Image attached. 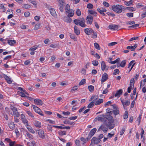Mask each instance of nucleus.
Returning a JSON list of instances; mask_svg holds the SVG:
<instances>
[{
    "instance_id": "f3484780",
    "label": "nucleus",
    "mask_w": 146,
    "mask_h": 146,
    "mask_svg": "<svg viewBox=\"0 0 146 146\" xmlns=\"http://www.w3.org/2000/svg\"><path fill=\"white\" fill-rule=\"evenodd\" d=\"M105 119H106L109 121L113 122V119L112 116L111 115H106Z\"/></svg>"
},
{
    "instance_id": "13d9d810",
    "label": "nucleus",
    "mask_w": 146,
    "mask_h": 146,
    "mask_svg": "<svg viewBox=\"0 0 146 146\" xmlns=\"http://www.w3.org/2000/svg\"><path fill=\"white\" fill-rule=\"evenodd\" d=\"M127 9L130 11H135V9L132 7H127Z\"/></svg>"
},
{
    "instance_id": "37998d69",
    "label": "nucleus",
    "mask_w": 146,
    "mask_h": 146,
    "mask_svg": "<svg viewBox=\"0 0 146 146\" xmlns=\"http://www.w3.org/2000/svg\"><path fill=\"white\" fill-rule=\"evenodd\" d=\"M5 8V7L4 6V5L3 4H0V9H3V12H5V11L6 9Z\"/></svg>"
},
{
    "instance_id": "5fc2aeb1",
    "label": "nucleus",
    "mask_w": 146,
    "mask_h": 146,
    "mask_svg": "<svg viewBox=\"0 0 146 146\" xmlns=\"http://www.w3.org/2000/svg\"><path fill=\"white\" fill-rule=\"evenodd\" d=\"M76 13L78 16H80L81 15V12L80 10L79 9H77L76 10Z\"/></svg>"
},
{
    "instance_id": "f8f14e48",
    "label": "nucleus",
    "mask_w": 146,
    "mask_h": 146,
    "mask_svg": "<svg viewBox=\"0 0 146 146\" xmlns=\"http://www.w3.org/2000/svg\"><path fill=\"white\" fill-rule=\"evenodd\" d=\"M3 77L8 84H10L12 83V81L8 76L4 74H3Z\"/></svg>"
},
{
    "instance_id": "c9c22d12",
    "label": "nucleus",
    "mask_w": 146,
    "mask_h": 146,
    "mask_svg": "<svg viewBox=\"0 0 146 146\" xmlns=\"http://www.w3.org/2000/svg\"><path fill=\"white\" fill-rule=\"evenodd\" d=\"M26 135H27V136L29 138L31 139H33V135L29 133L28 132H27L26 133Z\"/></svg>"
},
{
    "instance_id": "bb28decb",
    "label": "nucleus",
    "mask_w": 146,
    "mask_h": 146,
    "mask_svg": "<svg viewBox=\"0 0 146 146\" xmlns=\"http://www.w3.org/2000/svg\"><path fill=\"white\" fill-rule=\"evenodd\" d=\"M113 114L116 115L117 114H119V110L118 108H117L115 110H113L112 111Z\"/></svg>"
},
{
    "instance_id": "e2e57ef3",
    "label": "nucleus",
    "mask_w": 146,
    "mask_h": 146,
    "mask_svg": "<svg viewBox=\"0 0 146 146\" xmlns=\"http://www.w3.org/2000/svg\"><path fill=\"white\" fill-rule=\"evenodd\" d=\"M130 104V102L129 101H126L125 102H124V108H125L124 105H126V106H129Z\"/></svg>"
},
{
    "instance_id": "9d476101",
    "label": "nucleus",
    "mask_w": 146,
    "mask_h": 146,
    "mask_svg": "<svg viewBox=\"0 0 146 146\" xmlns=\"http://www.w3.org/2000/svg\"><path fill=\"white\" fill-rule=\"evenodd\" d=\"M105 125L107 127H109L110 129H113L114 126L115 125L114 124H112L111 123L113 122H111V121L105 122Z\"/></svg>"
},
{
    "instance_id": "e433bc0d",
    "label": "nucleus",
    "mask_w": 146,
    "mask_h": 146,
    "mask_svg": "<svg viewBox=\"0 0 146 146\" xmlns=\"http://www.w3.org/2000/svg\"><path fill=\"white\" fill-rule=\"evenodd\" d=\"M126 64V60H124L122 61L121 63L120 66L122 67H123Z\"/></svg>"
},
{
    "instance_id": "49530a36",
    "label": "nucleus",
    "mask_w": 146,
    "mask_h": 146,
    "mask_svg": "<svg viewBox=\"0 0 146 146\" xmlns=\"http://www.w3.org/2000/svg\"><path fill=\"white\" fill-rule=\"evenodd\" d=\"M26 113L28 114L32 118H34V117L32 113L29 111H26Z\"/></svg>"
},
{
    "instance_id": "39448f33",
    "label": "nucleus",
    "mask_w": 146,
    "mask_h": 146,
    "mask_svg": "<svg viewBox=\"0 0 146 146\" xmlns=\"http://www.w3.org/2000/svg\"><path fill=\"white\" fill-rule=\"evenodd\" d=\"M32 107L36 113H38L39 114L42 116H43L44 115L42 113V111L39 108L33 105H32Z\"/></svg>"
},
{
    "instance_id": "f257e3e1",
    "label": "nucleus",
    "mask_w": 146,
    "mask_h": 146,
    "mask_svg": "<svg viewBox=\"0 0 146 146\" xmlns=\"http://www.w3.org/2000/svg\"><path fill=\"white\" fill-rule=\"evenodd\" d=\"M74 22L76 25H79L82 27H85L86 25L85 24V20L83 18H81L78 19H74Z\"/></svg>"
},
{
    "instance_id": "bf43d9fd",
    "label": "nucleus",
    "mask_w": 146,
    "mask_h": 146,
    "mask_svg": "<svg viewBox=\"0 0 146 146\" xmlns=\"http://www.w3.org/2000/svg\"><path fill=\"white\" fill-rule=\"evenodd\" d=\"M70 38L73 39L74 40H77V38L76 36H75L74 35H70Z\"/></svg>"
},
{
    "instance_id": "0e129e2a",
    "label": "nucleus",
    "mask_w": 146,
    "mask_h": 146,
    "mask_svg": "<svg viewBox=\"0 0 146 146\" xmlns=\"http://www.w3.org/2000/svg\"><path fill=\"white\" fill-rule=\"evenodd\" d=\"M117 43L116 42H113L109 43L108 46H113L117 44Z\"/></svg>"
},
{
    "instance_id": "7c9ffc66",
    "label": "nucleus",
    "mask_w": 146,
    "mask_h": 146,
    "mask_svg": "<svg viewBox=\"0 0 146 146\" xmlns=\"http://www.w3.org/2000/svg\"><path fill=\"white\" fill-rule=\"evenodd\" d=\"M59 134L60 135H64L66 134V132L65 131H60L58 132Z\"/></svg>"
},
{
    "instance_id": "aec40b11",
    "label": "nucleus",
    "mask_w": 146,
    "mask_h": 146,
    "mask_svg": "<svg viewBox=\"0 0 146 146\" xmlns=\"http://www.w3.org/2000/svg\"><path fill=\"white\" fill-rule=\"evenodd\" d=\"M67 13H68V16L71 17H72L74 15V11L72 9H71L69 11V12H68Z\"/></svg>"
},
{
    "instance_id": "052dcab7",
    "label": "nucleus",
    "mask_w": 146,
    "mask_h": 146,
    "mask_svg": "<svg viewBox=\"0 0 146 146\" xmlns=\"http://www.w3.org/2000/svg\"><path fill=\"white\" fill-rule=\"evenodd\" d=\"M27 129L28 130L32 133H35V131L31 127H28L27 128Z\"/></svg>"
},
{
    "instance_id": "603ef678",
    "label": "nucleus",
    "mask_w": 146,
    "mask_h": 146,
    "mask_svg": "<svg viewBox=\"0 0 146 146\" xmlns=\"http://www.w3.org/2000/svg\"><path fill=\"white\" fill-rule=\"evenodd\" d=\"M87 7L89 9H92L93 7V5L91 3H89L88 4Z\"/></svg>"
},
{
    "instance_id": "b1692460",
    "label": "nucleus",
    "mask_w": 146,
    "mask_h": 146,
    "mask_svg": "<svg viewBox=\"0 0 146 146\" xmlns=\"http://www.w3.org/2000/svg\"><path fill=\"white\" fill-rule=\"evenodd\" d=\"M104 101L102 99H99L95 103V105L97 106L100 104L101 103H102Z\"/></svg>"
},
{
    "instance_id": "680f3d73",
    "label": "nucleus",
    "mask_w": 146,
    "mask_h": 146,
    "mask_svg": "<svg viewBox=\"0 0 146 146\" xmlns=\"http://www.w3.org/2000/svg\"><path fill=\"white\" fill-rule=\"evenodd\" d=\"M80 140L77 139L75 141L76 144L77 146H81L80 145Z\"/></svg>"
},
{
    "instance_id": "423d86ee",
    "label": "nucleus",
    "mask_w": 146,
    "mask_h": 146,
    "mask_svg": "<svg viewBox=\"0 0 146 146\" xmlns=\"http://www.w3.org/2000/svg\"><path fill=\"white\" fill-rule=\"evenodd\" d=\"M105 117L106 115L102 114L99 115L96 119H97L99 121L105 122L106 121V119L105 118Z\"/></svg>"
},
{
    "instance_id": "2f4dec72",
    "label": "nucleus",
    "mask_w": 146,
    "mask_h": 146,
    "mask_svg": "<svg viewBox=\"0 0 146 146\" xmlns=\"http://www.w3.org/2000/svg\"><path fill=\"white\" fill-rule=\"evenodd\" d=\"M95 103L94 101H92L90 102L88 104L87 107L88 108H92L94 105Z\"/></svg>"
},
{
    "instance_id": "cd10ccee",
    "label": "nucleus",
    "mask_w": 146,
    "mask_h": 146,
    "mask_svg": "<svg viewBox=\"0 0 146 146\" xmlns=\"http://www.w3.org/2000/svg\"><path fill=\"white\" fill-rule=\"evenodd\" d=\"M92 37L94 38H96L97 37V33L96 32H94L93 30V31L92 32Z\"/></svg>"
},
{
    "instance_id": "9b49d317",
    "label": "nucleus",
    "mask_w": 146,
    "mask_h": 146,
    "mask_svg": "<svg viewBox=\"0 0 146 146\" xmlns=\"http://www.w3.org/2000/svg\"><path fill=\"white\" fill-rule=\"evenodd\" d=\"M108 28L111 30H116L118 29V26L115 25H109Z\"/></svg>"
},
{
    "instance_id": "dca6fc26",
    "label": "nucleus",
    "mask_w": 146,
    "mask_h": 146,
    "mask_svg": "<svg viewBox=\"0 0 146 146\" xmlns=\"http://www.w3.org/2000/svg\"><path fill=\"white\" fill-rule=\"evenodd\" d=\"M122 90L121 89H120L117 91L116 93L114 95V96L115 97H119L120 96H121L122 94Z\"/></svg>"
},
{
    "instance_id": "864d4df0",
    "label": "nucleus",
    "mask_w": 146,
    "mask_h": 146,
    "mask_svg": "<svg viewBox=\"0 0 146 146\" xmlns=\"http://www.w3.org/2000/svg\"><path fill=\"white\" fill-rule=\"evenodd\" d=\"M78 88V86H74L72 87V89H71V91H74L77 90Z\"/></svg>"
},
{
    "instance_id": "58836bf2",
    "label": "nucleus",
    "mask_w": 146,
    "mask_h": 146,
    "mask_svg": "<svg viewBox=\"0 0 146 146\" xmlns=\"http://www.w3.org/2000/svg\"><path fill=\"white\" fill-rule=\"evenodd\" d=\"M70 6L68 4H67L66 6L65 7V10L66 12H69L70 9Z\"/></svg>"
},
{
    "instance_id": "4c0bfd02",
    "label": "nucleus",
    "mask_w": 146,
    "mask_h": 146,
    "mask_svg": "<svg viewBox=\"0 0 146 146\" xmlns=\"http://www.w3.org/2000/svg\"><path fill=\"white\" fill-rule=\"evenodd\" d=\"M86 83V80L85 79H82L79 83V85L81 86L84 84Z\"/></svg>"
},
{
    "instance_id": "412c9836",
    "label": "nucleus",
    "mask_w": 146,
    "mask_h": 146,
    "mask_svg": "<svg viewBox=\"0 0 146 146\" xmlns=\"http://www.w3.org/2000/svg\"><path fill=\"white\" fill-rule=\"evenodd\" d=\"M34 125L36 127H41V123L40 122L37 121H35L34 122Z\"/></svg>"
},
{
    "instance_id": "79ce46f5",
    "label": "nucleus",
    "mask_w": 146,
    "mask_h": 146,
    "mask_svg": "<svg viewBox=\"0 0 146 146\" xmlns=\"http://www.w3.org/2000/svg\"><path fill=\"white\" fill-rule=\"evenodd\" d=\"M128 113L127 111H125L124 115L123 116V118L124 119H126L128 118Z\"/></svg>"
},
{
    "instance_id": "ea45409f",
    "label": "nucleus",
    "mask_w": 146,
    "mask_h": 146,
    "mask_svg": "<svg viewBox=\"0 0 146 146\" xmlns=\"http://www.w3.org/2000/svg\"><path fill=\"white\" fill-rule=\"evenodd\" d=\"M21 120L27 126H29V125L28 124V121L25 118H23V119H22Z\"/></svg>"
},
{
    "instance_id": "de8ad7c7",
    "label": "nucleus",
    "mask_w": 146,
    "mask_h": 146,
    "mask_svg": "<svg viewBox=\"0 0 146 146\" xmlns=\"http://www.w3.org/2000/svg\"><path fill=\"white\" fill-rule=\"evenodd\" d=\"M40 26V24L38 23L34 27V29L37 30L39 29Z\"/></svg>"
},
{
    "instance_id": "69168bd1",
    "label": "nucleus",
    "mask_w": 146,
    "mask_h": 146,
    "mask_svg": "<svg viewBox=\"0 0 146 146\" xmlns=\"http://www.w3.org/2000/svg\"><path fill=\"white\" fill-rule=\"evenodd\" d=\"M59 4H65L64 0H57Z\"/></svg>"
},
{
    "instance_id": "6ab92c4d",
    "label": "nucleus",
    "mask_w": 146,
    "mask_h": 146,
    "mask_svg": "<svg viewBox=\"0 0 146 146\" xmlns=\"http://www.w3.org/2000/svg\"><path fill=\"white\" fill-rule=\"evenodd\" d=\"M101 67L102 70V71H104L105 69H106V70H107L108 69V68H106V65L105 62L103 61H102L101 62Z\"/></svg>"
},
{
    "instance_id": "a211bd4d",
    "label": "nucleus",
    "mask_w": 146,
    "mask_h": 146,
    "mask_svg": "<svg viewBox=\"0 0 146 146\" xmlns=\"http://www.w3.org/2000/svg\"><path fill=\"white\" fill-rule=\"evenodd\" d=\"M34 101V103L38 105H41L42 104V102L40 100L35 99Z\"/></svg>"
},
{
    "instance_id": "393cba45",
    "label": "nucleus",
    "mask_w": 146,
    "mask_h": 146,
    "mask_svg": "<svg viewBox=\"0 0 146 146\" xmlns=\"http://www.w3.org/2000/svg\"><path fill=\"white\" fill-rule=\"evenodd\" d=\"M133 1L132 0H131L129 1H126L124 2L125 4L127 6L131 5H132Z\"/></svg>"
},
{
    "instance_id": "774afa93",
    "label": "nucleus",
    "mask_w": 146,
    "mask_h": 146,
    "mask_svg": "<svg viewBox=\"0 0 146 146\" xmlns=\"http://www.w3.org/2000/svg\"><path fill=\"white\" fill-rule=\"evenodd\" d=\"M103 4L104 6L106 7H108L110 6L109 3L106 1L103 2Z\"/></svg>"
},
{
    "instance_id": "a878e982",
    "label": "nucleus",
    "mask_w": 146,
    "mask_h": 146,
    "mask_svg": "<svg viewBox=\"0 0 146 146\" xmlns=\"http://www.w3.org/2000/svg\"><path fill=\"white\" fill-rule=\"evenodd\" d=\"M137 46H127V49H131V51H134Z\"/></svg>"
},
{
    "instance_id": "0eeeda50",
    "label": "nucleus",
    "mask_w": 146,
    "mask_h": 146,
    "mask_svg": "<svg viewBox=\"0 0 146 146\" xmlns=\"http://www.w3.org/2000/svg\"><path fill=\"white\" fill-rule=\"evenodd\" d=\"M37 133H38L39 137L42 139H44L45 138V136L44 135V132L43 131L39 129L37 130Z\"/></svg>"
},
{
    "instance_id": "f03ea898",
    "label": "nucleus",
    "mask_w": 146,
    "mask_h": 146,
    "mask_svg": "<svg viewBox=\"0 0 146 146\" xmlns=\"http://www.w3.org/2000/svg\"><path fill=\"white\" fill-rule=\"evenodd\" d=\"M111 8L115 12L119 13L122 12V9H124V7L122 5H117L112 6Z\"/></svg>"
},
{
    "instance_id": "8fccbe9b",
    "label": "nucleus",
    "mask_w": 146,
    "mask_h": 146,
    "mask_svg": "<svg viewBox=\"0 0 146 146\" xmlns=\"http://www.w3.org/2000/svg\"><path fill=\"white\" fill-rule=\"evenodd\" d=\"M23 7L25 9H28L31 7V6L28 4H25L23 5Z\"/></svg>"
},
{
    "instance_id": "c03bdc74",
    "label": "nucleus",
    "mask_w": 146,
    "mask_h": 146,
    "mask_svg": "<svg viewBox=\"0 0 146 146\" xmlns=\"http://www.w3.org/2000/svg\"><path fill=\"white\" fill-rule=\"evenodd\" d=\"M98 64V62L97 60H94L92 61V64L94 66H97Z\"/></svg>"
},
{
    "instance_id": "a18cd8bd",
    "label": "nucleus",
    "mask_w": 146,
    "mask_h": 146,
    "mask_svg": "<svg viewBox=\"0 0 146 146\" xmlns=\"http://www.w3.org/2000/svg\"><path fill=\"white\" fill-rule=\"evenodd\" d=\"M120 60V59L119 58H118L115 60L113 61H111V64H114L116 63H117L119 62Z\"/></svg>"
},
{
    "instance_id": "c85d7f7f",
    "label": "nucleus",
    "mask_w": 146,
    "mask_h": 146,
    "mask_svg": "<svg viewBox=\"0 0 146 146\" xmlns=\"http://www.w3.org/2000/svg\"><path fill=\"white\" fill-rule=\"evenodd\" d=\"M65 4H59L58 6L59 9L62 12L64 10V5Z\"/></svg>"
},
{
    "instance_id": "2eb2a0df",
    "label": "nucleus",
    "mask_w": 146,
    "mask_h": 146,
    "mask_svg": "<svg viewBox=\"0 0 146 146\" xmlns=\"http://www.w3.org/2000/svg\"><path fill=\"white\" fill-rule=\"evenodd\" d=\"M74 33L77 35H79L80 34V31L79 30L78 28L76 26H75L74 27Z\"/></svg>"
},
{
    "instance_id": "6e6d98bb",
    "label": "nucleus",
    "mask_w": 146,
    "mask_h": 146,
    "mask_svg": "<svg viewBox=\"0 0 146 146\" xmlns=\"http://www.w3.org/2000/svg\"><path fill=\"white\" fill-rule=\"evenodd\" d=\"M119 71L118 69H116L114 70V72L113 73V75H116L117 74H119Z\"/></svg>"
},
{
    "instance_id": "c756f323",
    "label": "nucleus",
    "mask_w": 146,
    "mask_h": 146,
    "mask_svg": "<svg viewBox=\"0 0 146 146\" xmlns=\"http://www.w3.org/2000/svg\"><path fill=\"white\" fill-rule=\"evenodd\" d=\"M70 17H66L64 20L66 22L70 23L72 21V19L70 18Z\"/></svg>"
},
{
    "instance_id": "ddd939ff",
    "label": "nucleus",
    "mask_w": 146,
    "mask_h": 146,
    "mask_svg": "<svg viewBox=\"0 0 146 146\" xmlns=\"http://www.w3.org/2000/svg\"><path fill=\"white\" fill-rule=\"evenodd\" d=\"M93 31V30L91 28H87L84 29V32L88 35H90Z\"/></svg>"
},
{
    "instance_id": "09e8293b",
    "label": "nucleus",
    "mask_w": 146,
    "mask_h": 146,
    "mask_svg": "<svg viewBox=\"0 0 146 146\" xmlns=\"http://www.w3.org/2000/svg\"><path fill=\"white\" fill-rule=\"evenodd\" d=\"M35 142L34 141H32L31 143H28V145L29 146H35Z\"/></svg>"
},
{
    "instance_id": "3c124183",
    "label": "nucleus",
    "mask_w": 146,
    "mask_h": 146,
    "mask_svg": "<svg viewBox=\"0 0 146 146\" xmlns=\"http://www.w3.org/2000/svg\"><path fill=\"white\" fill-rule=\"evenodd\" d=\"M139 26V24H134L131 26L129 27V28H135L137 27H138Z\"/></svg>"
},
{
    "instance_id": "338daca9",
    "label": "nucleus",
    "mask_w": 146,
    "mask_h": 146,
    "mask_svg": "<svg viewBox=\"0 0 146 146\" xmlns=\"http://www.w3.org/2000/svg\"><path fill=\"white\" fill-rule=\"evenodd\" d=\"M37 48V46L35 47V46H33L31 48L29 49L30 50H32L33 51H34Z\"/></svg>"
},
{
    "instance_id": "4468645a",
    "label": "nucleus",
    "mask_w": 146,
    "mask_h": 146,
    "mask_svg": "<svg viewBox=\"0 0 146 146\" xmlns=\"http://www.w3.org/2000/svg\"><path fill=\"white\" fill-rule=\"evenodd\" d=\"M108 75L107 73H104L102 75V78L101 80L102 83L105 81L108 78Z\"/></svg>"
},
{
    "instance_id": "20e7f679",
    "label": "nucleus",
    "mask_w": 146,
    "mask_h": 146,
    "mask_svg": "<svg viewBox=\"0 0 146 146\" xmlns=\"http://www.w3.org/2000/svg\"><path fill=\"white\" fill-rule=\"evenodd\" d=\"M7 41V43L10 45H14L16 43V41L15 40H4L3 38H0V41L2 42L3 43H4L5 41Z\"/></svg>"
},
{
    "instance_id": "1a4fd4ad",
    "label": "nucleus",
    "mask_w": 146,
    "mask_h": 146,
    "mask_svg": "<svg viewBox=\"0 0 146 146\" xmlns=\"http://www.w3.org/2000/svg\"><path fill=\"white\" fill-rule=\"evenodd\" d=\"M101 139H100L97 138L96 137H94L91 140V144L94 143L97 144L100 143Z\"/></svg>"
},
{
    "instance_id": "5701e85b",
    "label": "nucleus",
    "mask_w": 146,
    "mask_h": 146,
    "mask_svg": "<svg viewBox=\"0 0 146 146\" xmlns=\"http://www.w3.org/2000/svg\"><path fill=\"white\" fill-rule=\"evenodd\" d=\"M101 129L102 131L104 132H106L107 130L108 129L107 128L104 127L103 125H102L99 128L98 130H99L100 129Z\"/></svg>"
},
{
    "instance_id": "a19ab883",
    "label": "nucleus",
    "mask_w": 146,
    "mask_h": 146,
    "mask_svg": "<svg viewBox=\"0 0 146 146\" xmlns=\"http://www.w3.org/2000/svg\"><path fill=\"white\" fill-rule=\"evenodd\" d=\"M96 130L97 129L96 128H94L90 131V133H91L94 135L96 132Z\"/></svg>"
},
{
    "instance_id": "7ed1b4c3",
    "label": "nucleus",
    "mask_w": 146,
    "mask_h": 146,
    "mask_svg": "<svg viewBox=\"0 0 146 146\" xmlns=\"http://www.w3.org/2000/svg\"><path fill=\"white\" fill-rule=\"evenodd\" d=\"M10 109L13 111V113H11V115H15L16 117H19L20 115L18 111L17 108L16 107L11 106Z\"/></svg>"
},
{
    "instance_id": "4be33fe9",
    "label": "nucleus",
    "mask_w": 146,
    "mask_h": 146,
    "mask_svg": "<svg viewBox=\"0 0 146 146\" xmlns=\"http://www.w3.org/2000/svg\"><path fill=\"white\" fill-rule=\"evenodd\" d=\"M50 12L52 16H56V13L54 9L52 8L50 9Z\"/></svg>"
},
{
    "instance_id": "f704fd0d",
    "label": "nucleus",
    "mask_w": 146,
    "mask_h": 146,
    "mask_svg": "<svg viewBox=\"0 0 146 146\" xmlns=\"http://www.w3.org/2000/svg\"><path fill=\"white\" fill-rule=\"evenodd\" d=\"M88 88L90 91L92 92L94 90V87L93 86L90 85L88 86Z\"/></svg>"
},
{
    "instance_id": "72a5a7b5",
    "label": "nucleus",
    "mask_w": 146,
    "mask_h": 146,
    "mask_svg": "<svg viewBox=\"0 0 146 146\" xmlns=\"http://www.w3.org/2000/svg\"><path fill=\"white\" fill-rule=\"evenodd\" d=\"M88 11L90 14L94 15L95 16H96L97 13L96 12L92 10H89Z\"/></svg>"
},
{
    "instance_id": "4d7b16f0",
    "label": "nucleus",
    "mask_w": 146,
    "mask_h": 146,
    "mask_svg": "<svg viewBox=\"0 0 146 146\" xmlns=\"http://www.w3.org/2000/svg\"><path fill=\"white\" fill-rule=\"evenodd\" d=\"M126 15L129 17H133V13H128L126 14Z\"/></svg>"
},
{
    "instance_id": "473e14b6",
    "label": "nucleus",
    "mask_w": 146,
    "mask_h": 146,
    "mask_svg": "<svg viewBox=\"0 0 146 146\" xmlns=\"http://www.w3.org/2000/svg\"><path fill=\"white\" fill-rule=\"evenodd\" d=\"M9 126L11 129L13 130L14 129L15 125L13 123H12L9 124Z\"/></svg>"
},
{
    "instance_id": "6e6552de",
    "label": "nucleus",
    "mask_w": 146,
    "mask_h": 146,
    "mask_svg": "<svg viewBox=\"0 0 146 146\" xmlns=\"http://www.w3.org/2000/svg\"><path fill=\"white\" fill-rule=\"evenodd\" d=\"M93 20V17L91 15H88L87 17L86 22L87 23L91 25Z\"/></svg>"
}]
</instances>
